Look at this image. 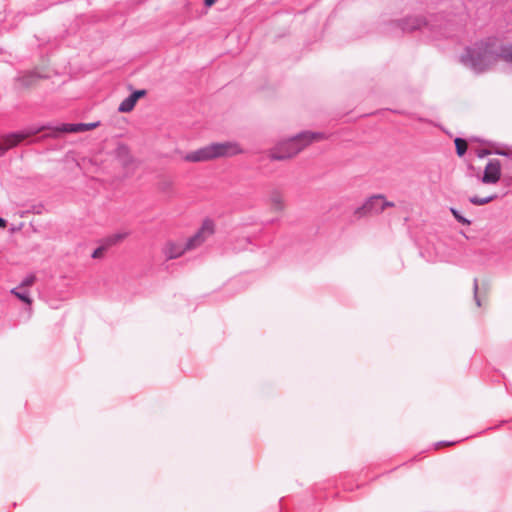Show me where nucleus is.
Listing matches in <instances>:
<instances>
[{"mask_svg": "<svg viewBox=\"0 0 512 512\" xmlns=\"http://www.w3.org/2000/svg\"><path fill=\"white\" fill-rule=\"evenodd\" d=\"M499 58L512 60V45L505 47L495 37H488L466 47L460 57L461 63L475 73L486 71Z\"/></svg>", "mask_w": 512, "mask_h": 512, "instance_id": "nucleus-1", "label": "nucleus"}, {"mask_svg": "<svg viewBox=\"0 0 512 512\" xmlns=\"http://www.w3.org/2000/svg\"><path fill=\"white\" fill-rule=\"evenodd\" d=\"M328 136L323 132L313 133L303 130L297 135L284 139L276 144L269 152L272 160H285L298 154L302 149L312 142L320 141Z\"/></svg>", "mask_w": 512, "mask_h": 512, "instance_id": "nucleus-2", "label": "nucleus"}, {"mask_svg": "<svg viewBox=\"0 0 512 512\" xmlns=\"http://www.w3.org/2000/svg\"><path fill=\"white\" fill-rule=\"evenodd\" d=\"M404 32H412L414 30L430 31L435 37L450 36V20L445 19L444 15H434L429 19L422 17H407L398 23Z\"/></svg>", "mask_w": 512, "mask_h": 512, "instance_id": "nucleus-3", "label": "nucleus"}, {"mask_svg": "<svg viewBox=\"0 0 512 512\" xmlns=\"http://www.w3.org/2000/svg\"><path fill=\"white\" fill-rule=\"evenodd\" d=\"M240 145L236 142L227 141L211 143L195 151L185 154L183 159L188 162H206L221 157H231L242 153Z\"/></svg>", "mask_w": 512, "mask_h": 512, "instance_id": "nucleus-4", "label": "nucleus"}, {"mask_svg": "<svg viewBox=\"0 0 512 512\" xmlns=\"http://www.w3.org/2000/svg\"><path fill=\"white\" fill-rule=\"evenodd\" d=\"M393 206L394 203L387 201L383 195H373L370 198H368L362 206L356 209L355 214L358 217H363L369 214H379L383 212L386 208Z\"/></svg>", "mask_w": 512, "mask_h": 512, "instance_id": "nucleus-5", "label": "nucleus"}, {"mask_svg": "<svg viewBox=\"0 0 512 512\" xmlns=\"http://www.w3.org/2000/svg\"><path fill=\"white\" fill-rule=\"evenodd\" d=\"M215 232L214 222L210 219L203 221L200 229L186 241V248L196 249L207 241Z\"/></svg>", "mask_w": 512, "mask_h": 512, "instance_id": "nucleus-6", "label": "nucleus"}, {"mask_svg": "<svg viewBox=\"0 0 512 512\" xmlns=\"http://www.w3.org/2000/svg\"><path fill=\"white\" fill-rule=\"evenodd\" d=\"M501 178V162L491 159L485 166L481 182L484 184H496Z\"/></svg>", "mask_w": 512, "mask_h": 512, "instance_id": "nucleus-7", "label": "nucleus"}, {"mask_svg": "<svg viewBox=\"0 0 512 512\" xmlns=\"http://www.w3.org/2000/svg\"><path fill=\"white\" fill-rule=\"evenodd\" d=\"M116 159L126 170L127 174L133 173L137 167L136 160L130 155L126 146L120 145L116 149Z\"/></svg>", "mask_w": 512, "mask_h": 512, "instance_id": "nucleus-8", "label": "nucleus"}, {"mask_svg": "<svg viewBox=\"0 0 512 512\" xmlns=\"http://www.w3.org/2000/svg\"><path fill=\"white\" fill-rule=\"evenodd\" d=\"M29 133L22 132H13L3 136L0 140V155H2L7 149L15 146L20 141L24 140L28 137Z\"/></svg>", "mask_w": 512, "mask_h": 512, "instance_id": "nucleus-9", "label": "nucleus"}, {"mask_svg": "<svg viewBox=\"0 0 512 512\" xmlns=\"http://www.w3.org/2000/svg\"><path fill=\"white\" fill-rule=\"evenodd\" d=\"M190 249L186 248V242L176 243V242H167L163 248V253L167 259H175L180 257L185 251H189Z\"/></svg>", "mask_w": 512, "mask_h": 512, "instance_id": "nucleus-10", "label": "nucleus"}, {"mask_svg": "<svg viewBox=\"0 0 512 512\" xmlns=\"http://www.w3.org/2000/svg\"><path fill=\"white\" fill-rule=\"evenodd\" d=\"M146 94L145 90H136L132 92L128 97H126L119 105V112H129L131 111L137 101Z\"/></svg>", "mask_w": 512, "mask_h": 512, "instance_id": "nucleus-11", "label": "nucleus"}, {"mask_svg": "<svg viewBox=\"0 0 512 512\" xmlns=\"http://www.w3.org/2000/svg\"><path fill=\"white\" fill-rule=\"evenodd\" d=\"M99 125V122H91V123H62L58 126H49V125H42L38 128H97Z\"/></svg>", "mask_w": 512, "mask_h": 512, "instance_id": "nucleus-12", "label": "nucleus"}, {"mask_svg": "<svg viewBox=\"0 0 512 512\" xmlns=\"http://www.w3.org/2000/svg\"><path fill=\"white\" fill-rule=\"evenodd\" d=\"M270 205L275 211L284 209V199L280 192L273 191L269 196Z\"/></svg>", "mask_w": 512, "mask_h": 512, "instance_id": "nucleus-13", "label": "nucleus"}, {"mask_svg": "<svg viewBox=\"0 0 512 512\" xmlns=\"http://www.w3.org/2000/svg\"><path fill=\"white\" fill-rule=\"evenodd\" d=\"M38 78H40V75H38L36 72H25L18 77L17 81L21 86L29 87Z\"/></svg>", "mask_w": 512, "mask_h": 512, "instance_id": "nucleus-14", "label": "nucleus"}, {"mask_svg": "<svg viewBox=\"0 0 512 512\" xmlns=\"http://www.w3.org/2000/svg\"><path fill=\"white\" fill-rule=\"evenodd\" d=\"M128 234H129L128 232H118L113 235H110L105 239V245L106 246L116 245L119 242L123 241L128 236Z\"/></svg>", "mask_w": 512, "mask_h": 512, "instance_id": "nucleus-15", "label": "nucleus"}, {"mask_svg": "<svg viewBox=\"0 0 512 512\" xmlns=\"http://www.w3.org/2000/svg\"><path fill=\"white\" fill-rule=\"evenodd\" d=\"M11 293L28 305L32 303V299L30 298L29 292L25 289L16 287L11 290Z\"/></svg>", "mask_w": 512, "mask_h": 512, "instance_id": "nucleus-16", "label": "nucleus"}, {"mask_svg": "<svg viewBox=\"0 0 512 512\" xmlns=\"http://www.w3.org/2000/svg\"><path fill=\"white\" fill-rule=\"evenodd\" d=\"M495 198H496V195L487 196V197H484V198H480V197H478V196H472V197H470V198H469V201H470L473 205L481 206V205H485V204L490 203V202H491V201H493Z\"/></svg>", "mask_w": 512, "mask_h": 512, "instance_id": "nucleus-17", "label": "nucleus"}, {"mask_svg": "<svg viewBox=\"0 0 512 512\" xmlns=\"http://www.w3.org/2000/svg\"><path fill=\"white\" fill-rule=\"evenodd\" d=\"M456 152L461 157L466 153L467 150V142L464 139L456 138L455 139Z\"/></svg>", "mask_w": 512, "mask_h": 512, "instance_id": "nucleus-18", "label": "nucleus"}, {"mask_svg": "<svg viewBox=\"0 0 512 512\" xmlns=\"http://www.w3.org/2000/svg\"><path fill=\"white\" fill-rule=\"evenodd\" d=\"M450 211H451L452 215L455 217V219H456L458 222H460L461 224H463V225H470V224H471V222H470L467 218L463 217V216L458 212V210H456L455 208H450Z\"/></svg>", "mask_w": 512, "mask_h": 512, "instance_id": "nucleus-19", "label": "nucleus"}, {"mask_svg": "<svg viewBox=\"0 0 512 512\" xmlns=\"http://www.w3.org/2000/svg\"><path fill=\"white\" fill-rule=\"evenodd\" d=\"M35 280H36V278L34 275H29L21 281V283L18 287L22 288V289H26L27 287L32 286L34 284Z\"/></svg>", "mask_w": 512, "mask_h": 512, "instance_id": "nucleus-20", "label": "nucleus"}, {"mask_svg": "<svg viewBox=\"0 0 512 512\" xmlns=\"http://www.w3.org/2000/svg\"><path fill=\"white\" fill-rule=\"evenodd\" d=\"M106 247L107 246L105 245V246H101V247H98L97 249H95L94 252L92 253V257L94 259L102 257Z\"/></svg>", "mask_w": 512, "mask_h": 512, "instance_id": "nucleus-21", "label": "nucleus"}, {"mask_svg": "<svg viewBox=\"0 0 512 512\" xmlns=\"http://www.w3.org/2000/svg\"><path fill=\"white\" fill-rule=\"evenodd\" d=\"M473 290H474V299H475V302H476V305L478 307L481 306V301L477 295V292H478V282H477V279H474V285H473Z\"/></svg>", "mask_w": 512, "mask_h": 512, "instance_id": "nucleus-22", "label": "nucleus"}, {"mask_svg": "<svg viewBox=\"0 0 512 512\" xmlns=\"http://www.w3.org/2000/svg\"><path fill=\"white\" fill-rule=\"evenodd\" d=\"M489 153H490V152H489V151H487V150H481V151L478 153V156H479L480 158H482V157H484V156L488 155Z\"/></svg>", "mask_w": 512, "mask_h": 512, "instance_id": "nucleus-23", "label": "nucleus"}, {"mask_svg": "<svg viewBox=\"0 0 512 512\" xmlns=\"http://www.w3.org/2000/svg\"><path fill=\"white\" fill-rule=\"evenodd\" d=\"M216 0H204V4L208 7L212 6Z\"/></svg>", "mask_w": 512, "mask_h": 512, "instance_id": "nucleus-24", "label": "nucleus"}, {"mask_svg": "<svg viewBox=\"0 0 512 512\" xmlns=\"http://www.w3.org/2000/svg\"><path fill=\"white\" fill-rule=\"evenodd\" d=\"M6 226V221L0 217V228H4Z\"/></svg>", "mask_w": 512, "mask_h": 512, "instance_id": "nucleus-25", "label": "nucleus"}, {"mask_svg": "<svg viewBox=\"0 0 512 512\" xmlns=\"http://www.w3.org/2000/svg\"><path fill=\"white\" fill-rule=\"evenodd\" d=\"M497 153H498L499 155L507 156V153H505V152H501V151H499V152H497Z\"/></svg>", "mask_w": 512, "mask_h": 512, "instance_id": "nucleus-26", "label": "nucleus"}, {"mask_svg": "<svg viewBox=\"0 0 512 512\" xmlns=\"http://www.w3.org/2000/svg\"><path fill=\"white\" fill-rule=\"evenodd\" d=\"M69 131H70V132H73L74 130H73V129H70Z\"/></svg>", "mask_w": 512, "mask_h": 512, "instance_id": "nucleus-27", "label": "nucleus"}]
</instances>
